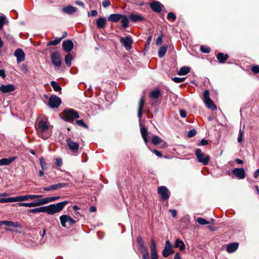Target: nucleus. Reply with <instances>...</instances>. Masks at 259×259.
Segmentation results:
<instances>
[{
	"instance_id": "nucleus-1",
	"label": "nucleus",
	"mask_w": 259,
	"mask_h": 259,
	"mask_svg": "<svg viewBox=\"0 0 259 259\" xmlns=\"http://www.w3.org/2000/svg\"><path fill=\"white\" fill-rule=\"evenodd\" d=\"M53 126L50 125L47 118L42 119L38 123L36 128L38 133L43 139H47L51 135V132H49L50 128Z\"/></svg>"
},
{
	"instance_id": "nucleus-2",
	"label": "nucleus",
	"mask_w": 259,
	"mask_h": 259,
	"mask_svg": "<svg viewBox=\"0 0 259 259\" xmlns=\"http://www.w3.org/2000/svg\"><path fill=\"white\" fill-rule=\"evenodd\" d=\"M67 203L68 201H64L56 204H52L45 206H44L45 212L49 215H53L55 213L60 212Z\"/></svg>"
},
{
	"instance_id": "nucleus-3",
	"label": "nucleus",
	"mask_w": 259,
	"mask_h": 259,
	"mask_svg": "<svg viewBox=\"0 0 259 259\" xmlns=\"http://www.w3.org/2000/svg\"><path fill=\"white\" fill-rule=\"evenodd\" d=\"M109 21L112 22H117L121 20V26L123 28L126 29L128 27V18L124 15L120 14H110L108 18Z\"/></svg>"
},
{
	"instance_id": "nucleus-4",
	"label": "nucleus",
	"mask_w": 259,
	"mask_h": 259,
	"mask_svg": "<svg viewBox=\"0 0 259 259\" xmlns=\"http://www.w3.org/2000/svg\"><path fill=\"white\" fill-rule=\"evenodd\" d=\"M78 112L73 109H66L62 113V118L68 122H72L74 119L78 118Z\"/></svg>"
},
{
	"instance_id": "nucleus-5",
	"label": "nucleus",
	"mask_w": 259,
	"mask_h": 259,
	"mask_svg": "<svg viewBox=\"0 0 259 259\" xmlns=\"http://www.w3.org/2000/svg\"><path fill=\"white\" fill-rule=\"evenodd\" d=\"M195 154L198 162L202 163L204 165L208 164L210 160V157L208 155H205L199 149L196 150Z\"/></svg>"
},
{
	"instance_id": "nucleus-6",
	"label": "nucleus",
	"mask_w": 259,
	"mask_h": 259,
	"mask_svg": "<svg viewBox=\"0 0 259 259\" xmlns=\"http://www.w3.org/2000/svg\"><path fill=\"white\" fill-rule=\"evenodd\" d=\"M203 101L208 108L212 110H214L217 109L216 106L209 98V93L208 90H205L203 92Z\"/></svg>"
},
{
	"instance_id": "nucleus-7",
	"label": "nucleus",
	"mask_w": 259,
	"mask_h": 259,
	"mask_svg": "<svg viewBox=\"0 0 259 259\" xmlns=\"http://www.w3.org/2000/svg\"><path fill=\"white\" fill-rule=\"evenodd\" d=\"M119 41L121 45L125 48L126 50L129 51L132 48V45L133 41L131 36L122 37L119 38Z\"/></svg>"
},
{
	"instance_id": "nucleus-8",
	"label": "nucleus",
	"mask_w": 259,
	"mask_h": 259,
	"mask_svg": "<svg viewBox=\"0 0 259 259\" xmlns=\"http://www.w3.org/2000/svg\"><path fill=\"white\" fill-rule=\"evenodd\" d=\"M61 104V99L56 95L51 96L49 99V105L52 108H58Z\"/></svg>"
},
{
	"instance_id": "nucleus-9",
	"label": "nucleus",
	"mask_w": 259,
	"mask_h": 259,
	"mask_svg": "<svg viewBox=\"0 0 259 259\" xmlns=\"http://www.w3.org/2000/svg\"><path fill=\"white\" fill-rule=\"evenodd\" d=\"M157 192L163 200L168 199L170 196V192L165 186L158 187Z\"/></svg>"
},
{
	"instance_id": "nucleus-10",
	"label": "nucleus",
	"mask_w": 259,
	"mask_h": 259,
	"mask_svg": "<svg viewBox=\"0 0 259 259\" xmlns=\"http://www.w3.org/2000/svg\"><path fill=\"white\" fill-rule=\"evenodd\" d=\"M52 62L55 67H60L61 65V58L59 53L55 52L52 53L51 56Z\"/></svg>"
},
{
	"instance_id": "nucleus-11",
	"label": "nucleus",
	"mask_w": 259,
	"mask_h": 259,
	"mask_svg": "<svg viewBox=\"0 0 259 259\" xmlns=\"http://www.w3.org/2000/svg\"><path fill=\"white\" fill-rule=\"evenodd\" d=\"M42 195H21L18 197H14L15 202H20L23 201L28 200L29 199L32 200L35 198H40Z\"/></svg>"
},
{
	"instance_id": "nucleus-12",
	"label": "nucleus",
	"mask_w": 259,
	"mask_h": 259,
	"mask_svg": "<svg viewBox=\"0 0 259 259\" xmlns=\"http://www.w3.org/2000/svg\"><path fill=\"white\" fill-rule=\"evenodd\" d=\"M60 220L61 224L63 227H66V223H68L70 225L75 223V220L70 216L66 214L61 215L60 217Z\"/></svg>"
},
{
	"instance_id": "nucleus-13",
	"label": "nucleus",
	"mask_w": 259,
	"mask_h": 259,
	"mask_svg": "<svg viewBox=\"0 0 259 259\" xmlns=\"http://www.w3.org/2000/svg\"><path fill=\"white\" fill-rule=\"evenodd\" d=\"M19 206H24L26 207H34L44 205L42 199H38L35 201L29 203L22 202L18 204Z\"/></svg>"
},
{
	"instance_id": "nucleus-14",
	"label": "nucleus",
	"mask_w": 259,
	"mask_h": 259,
	"mask_svg": "<svg viewBox=\"0 0 259 259\" xmlns=\"http://www.w3.org/2000/svg\"><path fill=\"white\" fill-rule=\"evenodd\" d=\"M172 252V246L169 240H166L164 248L162 251V255L164 257L168 256Z\"/></svg>"
},
{
	"instance_id": "nucleus-15",
	"label": "nucleus",
	"mask_w": 259,
	"mask_h": 259,
	"mask_svg": "<svg viewBox=\"0 0 259 259\" xmlns=\"http://www.w3.org/2000/svg\"><path fill=\"white\" fill-rule=\"evenodd\" d=\"M66 142L69 149L74 153H77L79 149V145L77 143L73 141L70 138H67Z\"/></svg>"
},
{
	"instance_id": "nucleus-16",
	"label": "nucleus",
	"mask_w": 259,
	"mask_h": 259,
	"mask_svg": "<svg viewBox=\"0 0 259 259\" xmlns=\"http://www.w3.org/2000/svg\"><path fill=\"white\" fill-rule=\"evenodd\" d=\"M149 6L151 9L155 12L159 13L161 11V8L163 6L158 1H154L149 3Z\"/></svg>"
},
{
	"instance_id": "nucleus-17",
	"label": "nucleus",
	"mask_w": 259,
	"mask_h": 259,
	"mask_svg": "<svg viewBox=\"0 0 259 259\" xmlns=\"http://www.w3.org/2000/svg\"><path fill=\"white\" fill-rule=\"evenodd\" d=\"M14 56L17 58L18 63L23 61L25 60V54L21 49H17L14 53Z\"/></svg>"
},
{
	"instance_id": "nucleus-18",
	"label": "nucleus",
	"mask_w": 259,
	"mask_h": 259,
	"mask_svg": "<svg viewBox=\"0 0 259 259\" xmlns=\"http://www.w3.org/2000/svg\"><path fill=\"white\" fill-rule=\"evenodd\" d=\"M15 89V87L12 84L2 85L0 87V91L5 94L13 92Z\"/></svg>"
},
{
	"instance_id": "nucleus-19",
	"label": "nucleus",
	"mask_w": 259,
	"mask_h": 259,
	"mask_svg": "<svg viewBox=\"0 0 259 259\" xmlns=\"http://www.w3.org/2000/svg\"><path fill=\"white\" fill-rule=\"evenodd\" d=\"M140 131L141 136L144 140V141L146 144L148 143V130L141 123V120L140 121Z\"/></svg>"
},
{
	"instance_id": "nucleus-20",
	"label": "nucleus",
	"mask_w": 259,
	"mask_h": 259,
	"mask_svg": "<svg viewBox=\"0 0 259 259\" xmlns=\"http://www.w3.org/2000/svg\"><path fill=\"white\" fill-rule=\"evenodd\" d=\"M232 172L237 178L239 179H243L245 178V170L243 168H235L233 170Z\"/></svg>"
},
{
	"instance_id": "nucleus-21",
	"label": "nucleus",
	"mask_w": 259,
	"mask_h": 259,
	"mask_svg": "<svg viewBox=\"0 0 259 259\" xmlns=\"http://www.w3.org/2000/svg\"><path fill=\"white\" fill-rule=\"evenodd\" d=\"M133 22H138L144 20V17L141 14L131 13L128 18Z\"/></svg>"
},
{
	"instance_id": "nucleus-22",
	"label": "nucleus",
	"mask_w": 259,
	"mask_h": 259,
	"mask_svg": "<svg viewBox=\"0 0 259 259\" xmlns=\"http://www.w3.org/2000/svg\"><path fill=\"white\" fill-rule=\"evenodd\" d=\"M73 43L70 40H65L62 44V47L66 52H70L73 48Z\"/></svg>"
},
{
	"instance_id": "nucleus-23",
	"label": "nucleus",
	"mask_w": 259,
	"mask_h": 259,
	"mask_svg": "<svg viewBox=\"0 0 259 259\" xmlns=\"http://www.w3.org/2000/svg\"><path fill=\"white\" fill-rule=\"evenodd\" d=\"M151 259H158L156 245L153 239H151Z\"/></svg>"
},
{
	"instance_id": "nucleus-24",
	"label": "nucleus",
	"mask_w": 259,
	"mask_h": 259,
	"mask_svg": "<svg viewBox=\"0 0 259 259\" xmlns=\"http://www.w3.org/2000/svg\"><path fill=\"white\" fill-rule=\"evenodd\" d=\"M106 19L104 17H100L96 20V25L98 28L104 29L106 25Z\"/></svg>"
},
{
	"instance_id": "nucleus-25",
	"label": "nucleus",
	"mask_w": 259,
	"mask_h": 259,
	"mask_svg": "<svg viewBox=\"0 0 259 259\" xmlns=\"http://www.w3.org/2000/svg\"><path fill=\"white\" fill-rule=\"evenodd\" d=\"M77 8L75 7H73L71 5L67 6L66 7H65L62 8V12L69 14L71 15L73 14V13H75L76 12Z\"/></svg>"
},
{
	"instance_id": "nucleus-26",
	"label": "nucleus",
	"mask_w": 259,
	"mask_h": 259,
	"mask_svg": "<svg viewBox=\"0 0 259 259\" xmlns=\"http://www.w3.org/2000/svg\"><path fill=\"white\" fill-rule=\"evenodd\" d=\"M144 105V101L142 98H141L138 103V117L141 121V119L142 116L143 108Z\"/></svg>"
},
{
	"instance_id": "nucleus-27",
	"label": "nucleus",
	"mask_w": 259,
	"mask_h": 259,
	"mask_svg": "<svg viewBox=\"0 0 259 259\" xmlns=\"http://www.w3.org/2000/svg\"><path fill=\"white\" fill-rule=\"evenodd\" d=\"M16 159V157H11L9 158H3L0 160V165H8Z\"/></svg>"
},
{
	"instance_id": "nucleus-28",
	"label": "nucleus",
	"mask_w": 259,
	"mask_h": 259,
	"mask_svg": "<svg viewBox=\"0 0 259 259\" xmlns=\"http://www.w3.org/2000/svg\"><path fill=\"white\" fill-rule=\"evenodd\" d=\"M228 54H224L223 53H219L217 56V58L220 63H224L228 58Z\"/></svg>"
},
{
	"instance_id": "nucleus-29",
	"label": "nucleus",
	"mask_w": 259,
	"mask_h": 259,
	"mask_svg": "<svg viewBox=\"0 0 259 259\" xmlns=\"http://www.w3.org/2000/svg\"><path fill=\"white\" fill-rule=\"evenodd\" d=\"M238 247V244L237 243H233L230 244L227 246V251L229 253H232L235 251Z\"/></svg>"
},
{
	"instance_id": "nucleus-30",
	"label": "nucleus",
	"mask_w": 259,
	"mask_h": 259,
	"mask_svg": "<svg viewBox=\"0 0 259 259\" xmlns=\"http://www.w3.org/2000/svg\"><path fill=\"white\" fill-rule=\"evenodd\" d=\"M60 198V196H53V197H45L42 198L43 204H48L51 202L55 201L56 200H57Z\"/></svg>"
},
{
	"instance_id": "nucleus-31",
	"label": "nucleus",
	"mask_w": 259,
	"mask_h": 259,
	"mask_svg": "<svg viewBox=\"0 0 259 259\" xmlns=\"http://www.w3.org/2000/svg\"><path fill=\"white\" fill-rule=\"evenodd\" d=\"M175 247L177 248H179L180 250L181 251L184 250V249L185 248V245L184 242L179 239H177L176 240Z\"/></svg>"
},
{
	"instance_id": "nucleus-32",
	"label": "nucleus",
	"mask_w": 259,
	"mask_h": 259,
	"mask_svg": "<svg viewBox=\"0 0 259 259\" xmlns=\"http://www.w3.org/2000/svg\"><path fill=\"white\" fill-rule=\"evenodd\" d=\"M27 212L33 213L45 212V207H44V206H41V207H37V208H35L30 209L27 210Z\"/></svg>"
},
{
	"instance_id": "nucleus-33",
	"label": "nucleus",
	"mask_w": 259,
	"mask_h": 259,
	"mask_svg": "<svg viewBox=\"0 0 259 259\" xmlns=\"http://www.w3.org/2000/svg\"><path fill=\"white\" fill-rule=\"evenodd\" d=\"M190 72V68L187 66H184L180 68L178 74L179 75H185Z\"/></svg>"
},
{
	"instance_id": "nucleus-34",
	"label": "nucleus",
	"mask_w": 259,
	"mask_h": 259,
	"mask_svg": "<svg viewBox=\"0 0 259 259\" xmlns=\"http://www.w3.org/2000/svg\"><path fill=\"white\" fill-rule=\"evenodd\" d=\"M3 224L7 226L13 227L15 228H17L20 226L18 223L12 221H3Z\"/></svg>"
},
{
	"instance_id": "nucleus-35",
	"label": "nucleus",
	"mask_w": 259,
	"mask_h": 259,
	"mask_svg": "<svg viewBox=\"0 0 259 259\" xmlns=\"http://www.w3.org/2000/svg\"><path fill=\"white\" fill-rule=\"evenodd\" d=\"M167 47L166 46H162L160 48L158 51V56L160 58L163 57L167 51Z\"/></svg>"
},
{
	"instance_id": "nucleus-36",
	"label": "nucleus",
	"mask_w": 259,
	"mask_h": 259,
	"mask_svg": "<svg viewBox=\"0 0 259 259\" xmlns=\"http://www.w3.org/2000/svg\"><path fill=\"white\" fill-rule=\"evenodd\" d=\"M8 23V21L4 15L0 16V30L3 28L4 25Z\"/></svg>"
},
{
	"instance_id": "nucleus-37",
	"label": "nucleus",
	"mask_w": 259,
	"mask_h": 259,
	"mask_svg": "<svg viewBox=\"0 0 259 259\" xmlns=\"http://www.w3.org/2000/svg\"><path fill=\"white\" fill-rule=\"evenodd\" d=\"M151 142L154 145H157L161 143L162 142V140L159 137L154 135L151 139Z\"/></svg>"
},
{
	"instance_id": "nucleus-38",
	"label": "nucleus",
	"mask_w": 259,
	"mask_h": 259,
	"mask_svg": "<svg viewBox=\"0 0 259 259\" xmlns=\"http://www.w3.org/2000/svg\"><path fill=\"white\" fill-rule=\"evenodd\" d=\"M73 59L72 55L68 53L65 57V61L67 66L70 67L71 65V61Z\"/></svg>"
},
{
	"instance_id": "nucleus-39",
	"label": "nucleus",
	"mask_w": 259,
	"mask_h": 259,
	"mask_svg": "<svg viewBox=\"0 0 259 259\" xmlns=\"http://www.w3.org/2000/svg\"><path fill=\"white\" fill-rule=\"evenodd\" d=\"M51 85L55 91L58 92L61 90V88L60 85L55 81H52L51 82Z\"/></svg>"
},
{
	"instance_id": "nucleus-40",
	"label": "nucleus",
	"mask_w": 259,
	"mask_h": 259,
	"mask_svg": "<svg viewBox=\"0 0 259 259\" xmlns=\"http://www.w3.org/2000/svg\"><path fill=\"white\" fill-rule=\"evenodd\" d=\"M150 97L154 99H157L160 95V91L159 90H155L150 92Z\"/></svg>"
},
{
	"instance_id": "nucleus-41",
	"label": "nucleus",
	"mask_w": 259,
	"mask_h": 259,
	"mask_svg": "<svg viewBox=\"0 0 259 259\" xmlns=\"http://www.w3.org/2000/svg\"><path fill=\"white\" fill-rule=\"evenodd\" d=\"M62 39V38H56L54 40L50 41L47 43L48 46H50L52 45L56 46L60 43Z\"/></svg>"
},
{
	"instance_id": "nucleus-42",
	"label": "nucleus",
	"mask_w": 259,
	"mask_h": 259,
	"mask_svg": "<svg viewBox=\"0 0 259 259\" xmlns=\"http://www.w3.org/2000/svg\"><path fill=\"white\" fill-rule=\"evenodd\" d=\"M14 197L0 198V203L14 202Z\"/></svg>"
},
{
	"instance_id": "nucleus-43",
	"label": "nucleus",
	"mask_w": 259,
	"mask_h": 259,
	"mask_svg": "<svg viewBox=\"0 0 259 259\" xmlns=\"http://www.w3.org/2000/svg\"><path fill=\"white\" fill-rule=\"evenodd\" d=\"M39 162L42 169L43 170H47L48 169L47 164L45 162L44 158L42 157L39 158Z\"/></svg>"
},
{
	"instance_id": "nucleus-44",
	"label": "nucleus",
	"mask_w": 259,
	"mask_h": 259,
	"mask_svg": "<svg viewBox=\"0 0 259 259\" xmlns=\"http://www.w3.org/2000/svg\"><path fill=\"white\" fill-rule=\"evenodd\" d=\"M76 123L77 124V125L84 127L86 129L88 128V126L87 124H86L82 120H76L75 121Z\"/></svg>"
},
{
	"instance_id": "nucleus-45",
	"label": "nucleus",
	"mask_w": 259,
	"mask_h": 259,
	"mask_svg": "<svg viewBox=\"0 0 259 259\" xmlns=\"http://www.w3.org/2000/svg\"><path fill=\"white\" fill-rule=\"evenodd\" d=\"M139 249L143 254H148V248L145 245L139 246Z\"/></svg>"
},
{
	"instance_id": "nucleus-46",
	"label": "nucleus",
	"mask_w": 259,
	"mask_h": 259,
	"mask_svg": "<svg viewBox=\"0 0 259 259\" xmlns=\"http://www.w3.org/2000/svg\"><path fill=\"white\" fill-rule=\"evenodd\" d=\"M200 51L204 53H208L210 51V48L207 46H201Z\"/></svg>"
},
{
	"instance_id": "nucleus-47",
	"label": "nucleus",
	"mask_w": 259,
	"mask_h": 259,
	"mask_svg": "<svg viewBox=\"0 0 259 259\" xmlns=\"http://www.w3.org/2000/svg\"><path fill=\"white\" fill-rule=\"evenodd\" d=\"M196 222L200 225H204L209 224V222L203 218H197Z\"/></svg>"
},
{
	"instance_id": "nucleus-48",
	"label": "nucleus",
	"mask_w": 259,
	"mask_h": 259,
	"mask_svg": "<svg viewBox=\"0 0 259 259\" xmlns=\"http://www.w3.org/2000/svg\"><path fill=\"white\" fill-rule=\"evenodd\" d=\"M56 187H57L56 186V184H53V185L49 186L48 187H44L43 188V190L44 191H52V190H57Z\"/></svg>"
},
{
	"instance_id": "nucleus-49",
	"label": "nucleus",
	"mask_w": 259,
	"mask_h": 259,
	"mask_svg": "<svg viewBox=\"0 0 259 259\" xmlns=\"http://www.w3.org/2000/svg\"><path fill=\"white\" fill-rule=\"evenodd\" d=\"M167 18L168 20H171L172 21H174L176 19V16L172 12H169L167 15Z\"/></svg>"
},
{
	"instance_id": "nucleus-50",
	"label": "nucleus",
	"mask_w": 259,
	"mask_h": 259,
	"mask_svg": "<svg viewBox=\"0 0 259 259\" xmlns=\"http://www.w3.org/2000/svg\"><path fill=\"white\" fill-rule=\"evenodd\" d=\"M196 134V131L194 129H192L189 131L187 136L189 138H191L194 137Z\"/></svg>"
},
{
	"instance_id": "nucleus-51",
	"label": "nucleus",
	"mask_w": 259,
	"mask_h": 259,
	"mask_svg": "<svg viewBox=\"0 0 259 259\" xmlns=\"http://www.w3.org/2000/svg\"><path fill=\"white\" fill-rule=\"evenodd\" d=\"M243 131H242L241 129L239 131L237 141L239 143H241L242 141V137L243 136Z\"/></svg>"
},
{
	"instance_id": "nucleus-52",
	"label": "nucleus",
	"mask_w": 259,
	"mask_h": 259,
	"mask_svg": "<svg viewBox=\"0 0 259 259\" xmlns=\"http://www.w3.org/2000/svg\"><path fill=\"white\" fill-rule=\"evenodd\" d=\"M56 186L57 187H56L57 189H61L62 188L66 187L67 186V184L59 183L58 184H56Z\"/></svg>"
},
{
	"instance_id": "nucleus-53",
	"label": "nucleus",
	"mask_w": 259,
	"mask_h": 259,
	"mask_svg": "<svg viewBox=\"0 0 259 259\" xmlns=\"http://www.w3.org/2000/svg\"><path fill=\"white\" fill-rule=\"evenodd\" d=\"M251 71L254 73H259V66L255 65L253 66L251 68Z\"/></svg>"
},
{
	"instance_id": "nucleus-54",
	"label": "nucleus",
	"mask_w": 259,
	"mask_h": 259,
	"mask_svg": "<svg viewBox=\"0 0 259 259\" xmlns=\"http://www.w3.org/2000/svg\"><path fill=\"white\" fill-rule=\"evenodd\" d=\"M172 80L176 83H180L184 80V78H180L178 77H175L172 78Z\"/></svg>"
},
{
	"instance_id": "nucleus-55",
	"label": "nucleus",
	"mask_w": 259,
	"mask_h": 259,
	"mask_svg": "<svg viewBox=\"0 0 259 259\" xmlns=\"http://www.w3.org/2000/svg\"><path fill=\"white\" fill-rule=\"evenodd\" d=\"M137 242H138V244L139 245V246L145 245L144 241L140 237L138 238V239H137Z\"/></svg>"
},
{
	"instance_id": "nucleus-56",
	"label": "nucleus",
	"mask_w": 259,
	"mask_h": 259,
	"mask_svg": "<svg viewBox=\"0 0 259 259\" xmlns=\"http://www.w3.org/2000/svg\"><path fill=\"white\" fill-rule=\"evenodd\" d=\"M98 15V12L96 10H92L88 13V16L96 17Z\"/></svg>"
},
{
	"instance_id": "nucleus-57",
	"label": "nucleus",
	"mask_w": 259,
	"mask_h": 259,
	"mask_svg": "<svg viewBox=\"0 0 259 259\" xmlns=\"http://www.w3.org/2000/svg\"><path fill=\"white\" fill-rule=\"evenodd\" d=\"M102 6L104 8H107L110 5V2L109 0H105L102 3Z\"/></svg>"
},
{
	"instance_id": "nucleus-58",
	"label": "nucleus",
	"mask_w": 259,
	"mask_h": 259,
	"mask_svg": "<svg viewBox=\"0 0 259 259\" xmlns=\"http://www.w3.org/2000/svg\"><path fill=\"white\" fill-rule=\"evenodd\" d=\"M55 164L58 166H61L62 164V160L60 158L56 159Z\"/></svg>"
},
{
	"instance_id": "nucleus-59",
	"label": "nucleus",
	"mask_w": 259,
	"mask_h": 259,
	"mask_svg": "<svg viewBox=\"0 0 259 259\" xmlns=\"http://www.w3.org/2000/svg\"><path fill=\"white\" fill-rule=\"evenodd\" d=\"M162 41V35H160L159 36L156 40V44L157 45H160Z\"/></svg>"
},
{
	"instance_id": "nucleus-60",
	"label": "nucleus",
	"mask_w": 259,
	"mask_h": 259,
	"mask_svg": "<svg viewBox=\"0 0 259 259\" xmlns=\"http://www.w3.org/2000/svg\"><path fill=\"white\" fill-rule=\"evenodd\" d=\"M207 144H208V141L206 140H205L203 139L200 141V143L198 144V145L205 146Z\"/></svg>"
},
{
	"instance_id": "nucleus-61",
	"label": "nucleus",
	"mask_w": 259,
	"mask_h": 259,
	"mask_svg": "<svg viewBox=\"0 0 259 259\" xmlns=\"http://www.w3.org/2000/svg\"><path fill=\"white\" fill-rule=\"evenodd\" d=\"M152 152H153V153H154V154H155L157 156H158V157H162V153H161L160 152H159V151H157V150H153V151H152Z\"/></svg>"
},
{
	"instance_id": "nucleus-62",
	"label": "nucleus",
	"mask_w": 259,
	"mask_h": 259,
	"mask_svg": "<svg viewBox=\"0 0 259 259\" xmlns=\"http://www.w3.org/2000/svg\"><path fill=\"white\" fill-rule=\"evenodd\" d=\"M180 114L181 116L183 118H185L186 117V112L183 110H181L180 111Z\"/></svg>"
},
{
	"instance_id": "nucleus-63",
	"label": "nucleus",
	"mask_w": 259,
	"mask_h": 259,
	"mask_svg": "<svg viewBox=\"0 0 259 259\" xmlns=\"http://www.w3.org/2000/svg\"><path fill=\"white\" fill-rule=\"evenodd\" d=\"M0 76L5 78L6 76L5 71L4 69H0Z\"/></svg>"
},
{
	"instance_id": "nucleus-64",
	"label": "nucleus",
	"mask_w": 259,
	"mask_h": 259,
	"mask_svg": "<svg viewBox=\"0 0 259 259\" xmlns=\"http://www.w3.org/2000/svg\"><path fill=\"white\" fill-rule=\"evenodd\" d=\"M259 175V168L256 169L253 174V177L254 178L256 179Z\"/></svg>"
}]
</instances>
